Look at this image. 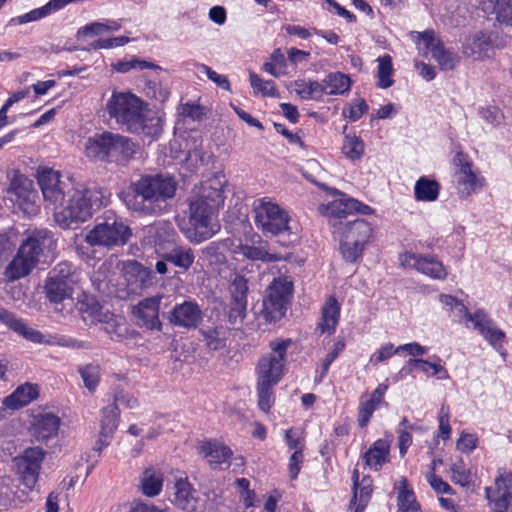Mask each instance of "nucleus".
Returning <instances> with one entry per match:
<instances>
[{
  "instance_id": "nucleus-39",
  "label": "nucleus",
  "mask_w": 512,
  "mask_h": 512,
  "mask_svg": "<svg viewBox=\"0 0 512 512\" xmlns=\"http://www.w3.org/2000/svg\"><path fill=\"white\" fill-rule=\"evenodd\" d=\"M351 78L342 72H331L322 80L324 95H344L351 89Z\"/></svg>"
},
{
  "instance_id": "nucleus-27",
  "label": "nucleus",
  "mask_w": 512,
  "mask_h": 512,
  "mask_svg": "<svg viewBox=\"0 0 512 512\" xmlns=\"http://www.w3.org/2000/svg\"><path fill=\"white\" fill-rule=\"evenodd\" d=\"M161 296H154L140 301L133 307V314L141 325L151 330H160L159 307Z\"/></svg>"
},
{
  "instance_id": "nucleus-22",
  "label": "nucleus",
  "mask_w": 512,
  "mask_h": 512,
  "mask_svg": "<svg viewBox=\"0 0 512 512\" xmlns=\"http://www.w3.org/2000/svg\"><path fill=\"white\" fill-rule=\"evenodd\" d=\"M485 495L492 510L506 512L512 500V473H499L495 479V487H486Z\"/></svg>"
},
{
  "instance_id": "nucleus-30",
  "label": "nucleus",
  "mask_w": 512,
  "mask_h": 512,
  "mask_svg": "<svg viewBox=\"0 0 512 512\" xmlns=\"http://www.w3.org/2000/svg\"><path fill=\"white\" fill-rule=\"evenodd\" d=\"M387 390L386 384H379L371 394H364L360 397L357 419L360 427H365L374 411L384 403Z\"/></svg>"
},
{
  "instance_id": "nucleus-14",
  "label": "nucleus",
  "mask_w": 512,
  "mask_h": 512,
  "mask_svg": "<svg viewBox=\"0 0 512 512\" xmlns=\"http://www.w3.org/2000/svg\"><path fill=\"white\" fill-rule=\"evenodd\" d=\"M330 195L333 196L334 199L328 203L321 204L318 207V212L328 218L330 225H332L335 230L338 228L337 221L339 219L346 218L355 212L363 215L372 213L370 206L349 197L339 190L330 189Z\"/></svg>"
},
{
  "instance_id": "nucleus-21",
  "label": "nucleus",
  "mask_w": 512,
  "mask_h": 512,
  "mask_svg": "<svg viewBox=\"0 0 512 512\" xmlns=\"http://www.w3.org/2000/svg\"><path fill=\"white\" fill-rule=\"evenodd\" d=\"M171 502L185 512H200L204 508L203 500L183 474L175 477Z\"/></svg>"
},
{
  "instance_id": "nucleus-18",
  "label": "nucleus",
  "mask_w": 512,
  "mask_h": 512,
  "mask_svg": "<svg viewBox=\"0 0 512 512\" xmlns=\"http://www.w3.org/2000/svg\"><path fill=\"white\" fill-rule=\"evenodd\" d=\"M75 280L73 278L49 276L45 282L46 297L59 312H71L74 307Z\"/></svg>"
},
{
  "instance_id": "nucleus-15",
  "label": "nucleus",
  "mask_w": 512,
  "mask_h": 512,
  "mask_svg": "<svg viewBox=\"0 0 512 512\" xmlns=\"http://www.w3.org/2000/svg\"><path fill=\"white\" fill-rule=\"evenodd\" d=\"M292 287V281L286 276L275 278L269 285L262 311L267 320L275 322L285 315Z\"/></svg>"
},
{
  "instance_id": "nucleus-17",
  "label": "nucleus",
  "mask_w": 512,
  "mask_h": 512,
  "mask_svg": "<svg viewBox=\"0 0 512 512\" xmlns=\"http://www.w3.org/2000/svg\"><path fill=\"white\" fill-rule=\"evenodd\" d=\"M414 40L419 52L424 56L431 55L442 70H452L458 64L459 57L455 53L445 50L433 31L417 33Z\"/></svg>"
},
{
  "instance_id": "nucleus-47",
  "label": "nucleus",
  "mask_w": 512,
  "mask_h": 512,
  "mask_svg": "<svg viewBox=\"0 0 512 512\" xmlns=\"http://www.w3.org/2000/svg\"><path fill=\"white\" fill-rule=\"evenodd\" d=\"M449 473L451 481L457 485L467 487L473 483L474 473L462 458H457L451 463Z\"/></svg>"
},
{
  "instance_id": "nucleus-57",
  "label": "nucleus",
  "mask_w": 512,
  "mask_h": 512,
  "mask_svg": "<svg viewBox=\"0 0 512 512\" xmlns=\"http://www.w3.org/2000/svg\"><path fill=\"white\" fill-rule=\"evenodd\" d=\"M145 94L147 97L164 102L169 98L170 91L161 82L151 80L146 83Z\"/></svg>"
},
{
  "instance_id": "nucleus-60",
  "label": "nucleus",
  "mask_w": 512,
  "mask_h": 512,
  "mask_svg": "<svg viewBox=\"0 0 512 512\" xmlns=\"http://www.w3.org/2000/svg\"><path fill=\"white\" fill-rule=\"evenodd\" d=\"M479 115L482 120L492 127L500 125L504 120L502 111L495 106H487L479 110Z\"/></svg>"
},
{
  "instance_id": "nucleus-35",
  "label": "nucleus",
  "mask_w": 512,
  "mask_h": 512,
  "mask_svg": "<svg viewBox=\"0 0 512 512\" xmlns=\"http://www.w3.org/2000/svg\"><path fill=\"white\" fill-rule=\"evenodd\" d=\"M341 305L334 296H329L322 309L318 329L322 334H333L340 318Z\"/></svg>"
},
{
  "instance_id": "nucleus-50",
  "label": "nucleus",
  "mask_w": 512,
  "mask_h": 512,
  "mask_svg": "<svg viewBox=\"0 0 512 512\" xmlns=\"http://www.w3.org/2000/svg\"><path fill=\"white\" fill-rule=\"evenodd\" d=\"M378 61V87L382 89H387L391 87L394 83L392 79L393 67H392V59L389 55H384L377 59Z\"/></svg>"
},
{
  "instance_id": "nucleus-63",
  "label": "nucleus",
  "mask_w": 512,
  "mask_h": 512,
  "mask_svg": "<svg viewBox=\"0 0 512 512\" xmlns=\"http://www.w3.org/2000/svg\"><path fill=\"white\" fill-rule=\"evenodd\" d=\"M426 480L437 494H454L453 488L434 472L426 474Z\"/></svg>"
},
{
  "instance_id": "nucleus-28",
  "label": "nucleus",
  "mask_w": 512,
  "mask_h": 512,
  "mask_svg": "<svg viewBox=\"0 0 512 512\" xmlns=\"http://www.w3.org/2000/svg\"><path fill=\"white\" fill-rule=\"evenodd\" d=\"M60 418L50 411H42L34 415L31 433L38 441H46L58 434Z\"/></svg>"
},
{
  "instance_id": "nucleus-37",
  "label": "nucleus",
  "mask_w": 512,
  "mask_h": 512,
  "mask_svg": "<svg viewBox=\"0 0 512 512\" xmlns=\"http://www.w3.org/2000/svg\"><path fill=\"white\" fill-rule=\"evenodd\" d=\"M480 9L488 14H494L497 20L512 27V0H480Z\"/></svg>"
},
{
  "instance_id": "nucleus-13",
  "label": "nucleus",
  "mask_w": 512,
  "mask_h": 512,
  "mask_svg": "<svg viewBox=\"0 0 512 512\" xmlns=\"http://www.w3.org/2000/svg\"><path fill=\"white\" fill-rule=\"evenodd\" d=\"M453 164L455 166L454 184L460 198L466 199L486 185L485 178L474 168L467 154L456 153Z\"/></svg>"
},
{
  "instance_id": "nucleus-38",
  "label": "nucleus",
  "mask_w": 512,
  "mask_h": 512,
  "mask_svg": "<svg viewBox=\"0 0 512 512\" xmlns=\"http://www.w3.org/2000/svg\"><path fill=\"white\" fill-rule=\"evenodd\" d=\"M235 256H242L252 261L272 262L279 261L282 257L268 252L264 245L254 246L250 244H238L232 249Z\"/></svg>"
},
{
  "instance_id": "nucleus-9",
  "label": "nucleus",
  "mask_w": 512,
  "mask_h": 512,
  "mask_svg": "<svg viewBox=\"0 0 512 512\" xmlns=\"http://www.w3.org/2000/svg\"><path fill=\"white\" fill-rule=\"evenodd\" d=\"M36 179L46 205L51 207L54 212L75 187L69 176L49 167H39Z\"/></svg>"
},
{
  "instance_id": "nucleus-59",
  "label": "nucleus",
  "mask_w": 512,
  "mask_h": 512,
  "mask_svg": "<svg viewBox=\"0 0 512 512\" xmlns=\"http://www.w3.org/2000/svg\"><path fill=\"white\" fill-rule=\"evenodd\" d=\"M345 342L343 339H338L333 349L325 356L321 364L320 378H324L330 368L332 362L344 351Z\"/></svg>"
},
{
  "instance_id": "nucleus-33",
  "label": "nucleus",
  "mask_w": 512,
  "mask_h": 512,
  "mask_svg": "<svg viewBox=\"0 0 512 512\" xmlns=\"http://www.w3.org/2000/svg\"><path fill=\"white\" fill-rule=\"evenodd\" d=\"M475 318L476 326L474 329L477 330L495 349H501L503 347L505 333L497 327L495 322L489 318L485 311H480Z\"/></svg>"
},
{
  "instance_id": "nucleus-56",
  "label": "nucleus",
  "mask_w": 512,
  "mask_h": 512,
  "mask_svg": "<svg viewBox=\"0 0 512 512\" xmlns=\"http://www.w3.org/2000/svg\"><path fill=\"white\" fill-rule=\"evenodd\" d=\"M9 478H0V504L6 505L14 499L19 501H25L27 499V493L25 491L13 492L10 485Z\"/></svg>"
},
{
  "instance_id": "nucleus-61",
  "label": "nucleus",
  "mask_w": 512,
  "mask_h": 512,
  "mask_svg": "<svg viewBox=\"0 0 512 512\" xmlns=\"http://www.w3.org/2000/svg\"><path fill=\"white\" fill-rule=\"evenodd\" d=\"M395 354H398L397 347H394L392 343H386L370 355L369 362L373 366H377L379 363L390 359Z\"/></svg>"
},
{
  "instance_id": "nucleus-3",
  "label": "nucleus",
  "mask_w": 512,
  "mask_h": 512,
  "mask_svg": "<svg viewBox=\"0 0 512 512\" xmlns=\"http://www.w3.org/2000/svg\"><path fill=\"white\" fill-rule=\"evenodd\" d=\"M105 111L132 133L155 137L160 132L159 119L148 117L146 104L129 91L114 90L106 101Z\"/></svg>"
},
{
  "instance_id": "nucleus-25",
  "label": "nucleus",
  "mask_w": 512,
  "mask_h": 512,
  "mask_svg": "<svg viewBox=\"0 0 512 512\" xmlns=\"http://www.w3.org/2000/svg\"><path fill=\"white\" fill-rule=\"evenodd\" d=\"M168 319L175 326L187 329L196 328L202 319V311L195 301L176 304L169 312Z\"/></svg>"
},
{
  "instance_id": "nucleus-2",
  "label": "nucleus",
  "mask_w": 512,
  "mask_h": 512,
  "mask_svg": "<svg viewBox=\"0 0 512 512\" xmlns=\"http://www.w3.org/2000/svg\"><path fill=\"white\" fill-rule=\"evenodd\" d=\"M176 183L170 177L143 176L133 182L121 198L129 210L143 215L162 213L167 200L175 195Z\"/></svg>"
},
{
  "instance_id": "nucleus-42",
  "label": "nucleus",
  "mask_w": 512,
  "mask_h": 512,
  "mask_svg": "<svg viewBox=\"0 0 512 512\" xmlns=\"http://www.w3.org/2000/svg\"><path fill=\"white\" fill-rule=\"evenodd\" d=\"M200 453L210 465L227 463L232 456V451L227 446L218 442H206L200 447Z\"/></svg>"
},
{
  "instance_id": "nucleus-24",
  "label": "nucleus",
  "mask_w": 512,
  "mask_h": 512,
  "mask_svg": "<svg viewBox=\"0 0 512 512\" xmlns=\"http://www.w3.org/2000/svg\"><path fill=\"white\" fill-rule=\"evenodd\" d=\"M121 271L132 293H137L153 284L152 271L135 260L122 262Z\"/></svg>"
},
{
  "instance_id": "nucleus-46",
  "label": "nucleus",
  "mask_w": 512,
  "mask_h": 512,
  "mask_svg": "<svg viewBox=\"0 0 512 512\" xmlns=\"http://www.w3.org/2000/svg\"><path fill=\"white\" fill-rule=\"evenodd\" d=\"M121 25L115 20H107L105 22H91L77 32V38L79 40H85L88 37L102 35L109 31H118Z\"/></svg>"
},
{
  "instance_id": "nucleus-49",
  "label": "nucleus",
  "mask_w": 512,
  "mask_h": 512,
  "mask_svg": "<svg viewBox=\"0 0 512 512\" xmlns=\"http://www.w3.org/2000/svg\"><path fill=\"white\" fill-rule=\"evenodd\" d=\"M398 489V512H421L413 491L407 488L406 479L399 481Z\"/></svg>"
},
{
  "instance_id": "nucleus-54",
  "label": "nucleus",
  "mask_w": 512,
  "mask_h": 512,
  "mask_svg": "<svg viewBox=\"0 0 512 512\" xmlns=\"http://www.w3.org/2000/svg\"><path fill=\"white\" fill-rule=\"evenodd\" d=\"M195 68L198 73L205 74L207 78L218 87L230 91L231 86L226 75L217 73L211 67L203 63H196Z\"/></svg>"
},
{
  "instance_id": "nucleus-43",
  "label": "nucleus",
  "mask_w": 512,
  "mask_h": 512,
  "mask_svg": "<svg viewBox=\"0 0 512 512\" xmlns=\"http://www.w3.org/2000/svg\"><path fill=\"white\" fill-rule=\"evenodd\" d=\"M440 184L426 176L420 177L414 185V197L421 202H434L438 199Z\"/></svg>"
},
{
  "instance_id": "nucleus-40",
  "label": "nucleus",
  "mask_w": 512,
  "mask_h": 512,
  "mask_svg": "<svg viewBox=\"0 0 512 512\" xmlns=\"http://www.w3.org/2000/svg\"><path fill=\"white\" fill-rule=\"evenodd\" d=\"M163 473L154 467L146 468L140 477V489L147 497H155L163 488Z\"/></svg>"
},
{
  "instance_id": "nucleus-6",
  "label": "nucleus",
  "mask_w": 512,
  "mask_h": 512,
  "mask_svg": "<svg viewBox=\"0 0 512 512\" xmlns=\"http://www.w3.org/2000/svg\"><path fill=\"white\" fill-rule=\"evenodd\" d=\"M52 242L50 232L45 229L27 231L17 254L6 268V278L13 281L28 275L41 261L45 249L51 247Z\"/></svg>"
},
{
  "instance_id": "nucleus-4",
  "label": "nucleus",
  "mask_w": 512,
  "mask_h": 512,
  "mask_svg": "<svg viewBox=\"0 0 512 512\" xmlns=\"http://www.w3.org/2000/svg\"><path fill=\"white\" fill-rule=\"evenodd\" d=\"M104 205V195L97 187H74L65 201L56 208V223L65 229L77 227L87 221Z\"/></svg>"
},
{
  "instance_id": "nucleus-31",
  "label": "nucleus",
  "mask_w": 512,
  "mask_h": 512,
  "mask_svg": "<svg viewBox=\"0 0 512 512\" xmlns=\"http://www.w3.org/2000/svg\"><path fill=\"white\" fill-rule=\"evenodd\" d=\"M391 444V438L376 440L361 455L365 465L371 470L379 471L390 460Z\"/></svg>"
},
{
  "instance_id": "nucleus-55",
  "label": "nucleus",
  "mask_w": 512,
  "mask_h": 512,
  "mask_svg": "<svg viewBox=\"0 0 512 512\" xmlns=\"http://www.w3.org/2000/svg\"><path fill=\"white\" fill-rule=\"evenodd\" d=\"M79 373L82 377L85 387L89 391H94L99 383L100 370L96 365H86L79 368Z\"/></svg>"
},
{
  "instance_id": "nucleus-44",
  "label": "nucleus",
  "mask_w": 512,
  "mask_h": 512,
  "mask_svg": "<svg viewBox=\"0 0 512 512\" xmlns=\"http://www.w3.org/2000/svg\"><path fill=\"white\" fill-rule=\"evenodd\" d=\"M161 257L183 270H188L193 265L195 259L191 248L175 244Z\"/></svg>"
},
{
  "instance_id": "nucleus-11",
  "label": "nucleus",
  "mask_w": 512,
  "mask_h": 512,
  "mask_svg": "<svg viewBox=\"0 0 512 512\" xmlns=\"http://www.w3.org/2000/svg\"><path fill=\"white\" fill-rule=\"evenodd\" d=\"M254 221L265 234L277 235L289 230L288 212L269 198L257 199L253 203Z\"/></svg>"
},
{
  "instance_id": "nucleus-62",
  "label": "nucleus",
  "mask_w": 512,
  "mask_h": 512,
  "mask_svg": "<svg viewBox=\"0 0 512 512\" xmlns=\"http://www.w3.org/2000/svg\"><path fill=\"white\" fill-rule=\"evenodd\" d=\"M368 111V105L364 99L354 100L348 108L343 109V115L351 121L359 120Z\"/></svg>"
},
{
  "instance_id": "nucleus-29",
  "label": "nucleus",
  "mask_w": 512,
  "mask_h": 512,
  "mask_svg": "<svg viewBox=\"0 0 512 512\" xmlns=\"http://www.w3.org/2000/svg\"><path fill=\"white\" fill-rule=\"evenodd\" d=\"M492 50L490 35L483 31H476L467 35L462 43V53L468 58L481 60L489 56Z\"/></svg>"
},
{
  "instance_id": "nucleus-52",
  "label": "nucleus",
  "mask_w": 512,
  "mask_h": 512,
  "mask_svg": "<svg viewBox=\"0 0 512 512\" xmlns=\"http://www.w3.org/2000/svg\"><path fill=\"white\" fill-rule=\"evenodd\" d=\"M483 309H477L475 312L470 313L467 307L460 301L454 309L449 313L454 321L465 325L466 328H473L476 326L475 316Z\"/></svg>"
},
{
  "instance_id": "nucleus-34",
  "label": "nucleus",
  "mask_w": 512,
  "mask_h": 512,
  "mask_svg": "<svg viewBox=\"0 0 512 512\" xmlns=\"http://www.w3.org/2000/svg\"><path fill=\"white\" fill-rule=\"evenodd\" d=\"M352 479L354 496L350 506L354 508V512H364L372 494V479L368 476H364L359 480L357 470H354Z\"/></svg>"
},
{
  "instance_id": "nucleus-1",
  "label": "nucleus",
  "mask_w": 512,
  "mask_h": 512,
  "mask_svg": "<svg viewBox=\"0 0 512 512\" xmlns=\"http://www.w3.org/2000/svg\"><path fill=\"white\" fill-rule=\"evenodd\" d=\"M222 203V183L218 178L205 181L194 189L189 203V221L178 224L190 242L199 244L219 231L216 212Z\"/></svg>"
},
{
  "instance_id": "nucleus-26",
  "label": "nucleus",
  "mask_w": 512,
  "mask_h": 512,
  "mask_svg": "<svg viewBox=\"0 0 512 512\" xmlns=\"http://www.w3.org/2000/svg\"><path fill=\"white\" fill-rule=\"evenodd\" d=\"M16 333L22 335L28 341H31L36 344H45L68 348L80 347V344L76 339L62 335H45L41 333L39 330H36L28 326L24 321H22Z\"/></svg>"
},
{
  "instance_id": "nucleus-12",
  "label": "nucleus",
  "mask_w": 512,
  "mask_h": 512,
  "mask_svg": "<svg viewBox=\"0 0 512 512\" xmlns=\"http://www.w3.org/2000/svg\"><path fill=\"white\" fill-rule=\"evenodd\" d=\"M8 199L25 215L34 216L40 211V201L33 181L14 172L7 188Z\"/></svg>"
},
{
  "instance_id": "nucleus-45",
  "label": "nucleus",
  "mask_w": 512,
  "mask_h": 512,
  "mask_svg": "<svg viewBox=\"0 0 512 512\" xmlns=\"http://www.w3.org/2000/svg\"><path fill=\"white\" fill-rule=\"evenodd\" d=\"M435 361L431 362L422 358H411L407 364L411 367L418 368L422 373L427 376H438L439 379L446 380L449 378L448 371L442 365V361L439 357H434Z\"/></svg>"
},
{
  "instance_id": "nucleus-58",
  "label": "nucleus",
  "mask_w": 512,
  "mask_h": 512,
  "mask_svg": "<svg viewBox=\"0 0 512 512\" xmlns=\"http://www.w3.org/2000/svg\"><path fill=\"white\" fill-rule=\"evenodd\" d=\"M478 446V437L474 433L462 431L456 441V449L463 454H470Z\"/></svg>"
},
{
  "instance_id": "nucleus-19",
  "label": "nucleus",
  "mask_w": 512,
  "mask_h": 512,
  "mask_svg": "<svg viewBox=\"0 0 512 512\" xmlns=\"http://www.w3.org/2000/svg\"><path fill=\"white\" fill-rule=\"evenodd\" d=\"M399 263L401 267L415 269L434 280H445L448 276L447 268L434 255L405 251L399 255Z\"/></svg>"
},
{
  "instance_id": "nucleus-41",
  "label": "nucleus",
  "mask_w": 512,
  "mask_h": 512,
  "mask_svg": "<svg viewBox=\"0 0 512 512\" xmlns=\"http://www.w3.org/2000/svg\"><path fill=\"white\" fill-rule=\"evenodd\" d=\"M365 150L366 144L360 136L355 133H344L341 152L348 160L352 162L361 161Z\"/></svg>"
},
{
  "instance_id": "nucleus-8",
  "label": "nucleus",
  "mask_w": 512,
  "mask_h": 512,
  "mask_svg": "<svg viewBox=\"0 0 512 512\" xmlns=\"http://www.w3.org/2000/svg\"><path fill=\"white\" fill-rule=\"evenodd\" d=\"M291 339H278L269 343L270 353L263 355L255 367L256 383L277 385L285 374L287 350Z\"/></svg>"
},
{
  "instance_id": "nucleus-36",
  "label": "nucleus",
  "mask_w": 512,
  "mask_h": 512,
  "mask_svg": "<svg viewBox=\"0 0 512 512\" xmlns=\"http://www.w3.org/2000/svg\"><path fill=\"white\" fill-rule=\"evenodd\" d=\"M39 396V387L37 384L25 383L3 401V404L10 409H19L36 400Z\"/></svg>"
},
{
  "instance_id": "nucleus-7",
  "label": "nucleus",
  "mask_w": 512,
  "mask_h": 512,
  "mask_svg": "<svg viewBox=\"0 0 512 512\" xmlns=\"http://www.w3.org/2000/svg\"><path fill=\"white\" fill-rule=\"evenodd\" d=\"M340 237V252L347 262L357 261L373 237V228L364 219L349 221L335 230Z\"/></svg>"
},
{
  "instance_id": "nucleus-53",
  "label": "nucleus",
  "mask_w": 512,
  "mask_h": 512,
  "mask_svg": "<svg viewBox=\"0 0 512 512\" xmlns=\"http://www.w3.org/2000/svg\"><path fill=\"white\" fill-rule=\"evenodd\" d=\"M273 387V385L256 383L258 407L265 413L269 412L274 404Z\"/></svg>"
},
{
  "instance_id": "nucleus-64",
  "label": "nucleus",
  "mask_w": 512,
  "mask_h": 512,
  "mask_svg": "<svg viewBox=\"0 0 512 512\" xmlns=\"http://www.w3.org/2000/svg\"><path fill=\"white\" fill-rule=\"evenodd\" d=\"M284 437H285L287 446L290 449L294 450V452H297L298 450L303 451L304 439L298 430H296L294 428H290L285 431Z\"/></svg>"
},
{
  "instance_id": "nucleus-23",
  "label": "nucleus",
  "mask_w": 512,
  "mask_h": 512,
  "mask_svg": "<svg viewBox=\"0 0 512 512\" xmlns=\"http://www.w3.org/2000/svg\"><path fill=\"white\" fill-rule=\"evenodd\" d=\"M230 310L229 321L236 324L245 317L247 308L248 283L241 275H235L229 285Z\"/></svg>"
},
{
  "instance_id": "nucleus-5",
  "label": "nucleus",
  "mask_w": 512,
  "mask_h": 512,
  "mask_svg": "<svg viewBox=\"0 0 512 512\" xmlns=\"http://www.w3.org/2000/svg\"><path fill=\"white\" fill-rule=\"evenodd\" d=\"M137 147L128 137L103 131L87 137L83 151L89 159L116 165H126L135 155Z\"/></svg>"
},
{
  "instance_id": "nucleus-32",
  "label": "nucleus",
  "mask_w": 512,
  "mask_h": 512,
  "mask_svg": "<svg viewBox=\"0 0 512 512\" xmlns=\"http://www.w3.org/2000/svg\"><path fill=\"white\" fill-rule=\"evenodd\" d=\"M119 414L120 412L116 404H109L103 408L99 438L96 442L97 450L101 451L110 444L113 434L118 427Z\"/></svg>"
},
{
  "instance_id": "nucleus-16",
  "label": "nucleus",
  "mask_w": 512,
  "mask_h": 512,
  "mask_svg": "<svg viewBox=\"0 0 512 512\" xmlns=\"http://www.w3.org/2000/svg\"><path fill=\"white\" fill-rule=\"evenodd\" d=\"M43 459V449L32 447L12 460L15 473L20 477L22 484L28 491H32L37 483Z\"/></svg>"
},
{
  "instance_id": "nucleus-51",
  "label": "nucleus",
  "mask_w": 512,
  "mask_h": 512,
  "mask_svg": "<svg viewBox=\"0 0 512 512\" xmlns=\"http://www.w3.org/2000/svg\"><path fill=\"white\" fill-rule=\"evenodd\" d=\"M250 85L255 94H261L264 97H276L278 95L275 82L272 80H263L256 73H249Z\"/></svg>"
},
{
  "instance_id": "nucleus-20",
  "label": "nucleus",
  "mask_w": 512,
  "mask_h": 512,
  "mask_svg": "<svg viewBox=\"0 0 512 512\" xmlns=\"http://www.w3.org/2000/svg\"><path fill=\"white\" fill-rule=\"evenodd\" d=\"M177 233L168 221H157L143 229V242L155 249L162 256L175 244Z\"/></svg>"
},
{
  "instance_id": "nucleus-48",
  "label": "nucleus",
  "mask_w": 512,
  "mask_h": 512,
  "mask_svg": "<svg viewBox=\"0 0 512 512\" xmlns=\"http://www.w3.org/2000/svg\"><path fill=\"white\" fill-rule=\"evenodd\" d=\"M294 90L304 100H319L324 96L322 82L316 80H297L294 83Z\"/></svg>"
},
{
  "instance_id": "nucleus-10",
  "label": "nucleus",
  "mask_w": 512,
  "mask_h": 512,
  "mask_svg": "<svg viewBox=\"0 0 512 512\" xmlns=\"http://www.w3.org/2000/svg\"><path fill=\"white\" fill-rule=\"evenodd\" d=\"M132 235L130 227L120 219L110 218L97 223L85 235V242L92 247L111 249L125 245Z\"/></svg>"
}]
</instances>
